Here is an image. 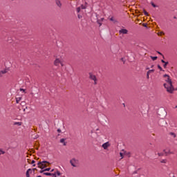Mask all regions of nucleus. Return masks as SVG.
I'll list each match as a JSON object with an SVG mask.
<instances>
[{
  "mask_svg": "<svg viewBox=\"0 0 177 177\" xmlns=\"http://www.w3.org/2000/svg\"><path fill=\"white\" fill-rule=\"evenodd\" d=\"M163 77L165 78V81L167 82L163 84V86L167 90V92H168V93H174L175 91V88H174V85H172V80H171V77L165 74L163 75Z\"/></svg>",
  "mask_w": 177,
  "mask_h": 177,
  "instance_id": "nucleus-1",
  "label": "nucleus"
},
{
  "mask_svg": "<svg viewBox=\"0 0 177 177\" xmlns=\"http://www.w3.org/2000/svg\"><path fill=\"white\" fill-rule=\"evenodd\" d=\"M64 55L63 53L57 55L55 56V60L54 61L55 66H59L60 64L62 67H63V66H64Z\"/></svg>",
  "mask_w": 177,
  "mask_h": 177,
  "instance_id": "nucleus-2",
  "label": "nucleus"
},
{
  "mask_svg": "<svg viewBox=\"0 0 177 177\" xmlns=\"http://www.w3.org/2000/svg\"><path fill=\"white\" fill-rule=\"evenodd\" d=\"M70 164L74 168H78V167H80V160H78V159H76L75 158H73L70 160Z\"/></svg>",
  "mask_w": 177,
  "mask_h": 177,
  "instance_id": "nucleus-3",
  "label": "nucleus"
},
{
  "mask_svg": "<svg viewBox=\"0 0 177 177\" xmlns=\"http://www.w3.org/2000/svg\"><path fill=\"white\" fill-rule=\"evenodd\" d=\"M49 162L48 161H39L37 165H38V167L41 168V169H44V168H46V167H48V165H49Z\"/></svg>",
  "mask_w": 177,
  "mask_h": 177,
  "instance_id": "nucleus-4",
  "label": "nucleus"
},
{
  "mask_svg": "<svg viewBox=\"0 0 177 177\" xmlns=\"http://www.w3.org/2000/svg\"><path fill=\"white\" fill-rule=\"evenodd\" d=\"M56 174L57 175V176H60V175H61L60 171H57L54 174H52V173H44V175H46V176L56 177Z\"/></svg>",
  "mask_w": 177,
  "mask_h": 177,
  "instance_id": "nucleus-5",
  "label": "nucleus"
},
{
  "mask_svg": "<svg viewBox=\"0 0 177 177\" xmlns=\"http://www.w3.org/2000/svg\"><path fill=\"white\" fill-rule=\"evenodd\" d=\"M89 78L90 80L94 81V85H96V84H97V79L96 78L95 75L92 73H89Z\"/></svg>",
  "mask_w": 177,
  "mask_h": 177,
  "instance_id": "nucleus-6",
  "label": "nucleus"
},
{
  "mask_svg": "<svg viewBox=\"0 0 177 177\" xmlns=\"http://www.w3.org/2000/svg\"><path fill=\"white\" fill-rule=\"evenodd\" d=\"M104 150H107V148L110 147V142H106L102 145Z\"/></svg>",
  "mask_w": 177,
  "mask_h": 177,
  "instance_id": "nucleus-7",
  "label": "nucleus"
},
{
  "mask_svg": "<svg viewBox=\"0 0 177 177\" xmlns=\"http://www.w3.org/2000/svg\"><path fill=\"white\" fill-rule=\"evenodd\" d=\"M119 34H120V35H121V34L127 35V34H128V30L122 28V29H120V30H119Z\"/></svg>",
  "mask_w": 177,
  "mask_h": 177,
  "instance_id": "nucleus-8",
  "label": "nucleus"
},
{
  "mask_svg": "<svg viewBox=\"0 0 177 177\" xmlns=\"http://www.w3.org/2000/svg\"><path fill=\"white\" fill-rule=\"evenodd\" d=\"M55 5H57V6H58L59 8H62V6H63V4L60 0H55Z\"/></svg>",
  "mask_w": 177,
  "mask_h": 177,
  "instance_id": "nucleus-9",
  "label": "nucleus"
},
{
  "mask_svg": "<svg viewBox=\"0 0 177 177\" xmlns=\"http://www.w3.org/2000/svg\"><path fill=\"white\" fill-rule=\"evenodd\" d=\"M151 73H154V69H151L147 73V78L149 80L150 78L149 75L151 74Z\"/></svg>",
  "mask_w": 177,
  "mask_h": 177,
  "instance_id": "nucleus-10",
  "label": "nucleus"
},
{
  "mask_svg": "<svg viewBox=\"0 0 177 177\" xmlns=\"http://www.w3.org/2000/svg\"><path fill=\"white\" fill-rule=\"evenodd\" d=\"M161 62L164 63L163 67L164 68H167V66H168V62L164 61V59H162Z\"/></svg>",
  "mask_w": 177,
  "mask_h": 177,
  "instance_id": "nucleus-11",
  "label": "nucleus"
},
{
  "mask_svg": "<svg viewBox=\"0 0 177 177\" xmlns=\"http://www.w3.org/2000/svg\"><path fill=\"white\" fill-rule=\"evenodd\" d=\"M165 154H166V156H168V154H171V151H169V149H165L164 151Z\"/></svg>",
  "mask_w": 177,
  "mask_h": 177,
  "instance_id": "nucleus-12",
  "label": "nucleus"
},
{
  "mask_svg": "<svg viewBox=\"0 0 177 177\" xmlns=\"http://www.w3.org/2000/svg\"><path fill=\"white\" fill-rule=\"evenodd\" d=\"M6 73H8V70H7V69L1 71H0V75L1 76L2 74H6Z\"/></svg>",
  "mask_w": 177,
  "mask_h": 177,
  "instance_id": "nucleus-13",
  "label": "nucleus"
},
{
  "mask_svg": "<svg viewBox=\"0 0 177 177\" xmlns=\"http://www.w3.org/2000/svg\"><path fill=\"white\" fill-rule=\"evenodd\" d=\"M20 100H21V97H16V103H20Z\"/></svg>",
  "mask_w": 177,
  "mask_h": 177,
  "instance_id": "nucleus-14",
  "label": "nucleus"
},
{
  "mask_svg": "<svg viewBox=\"0 0 177 177\" xmlns=\"http://www.w3.org/2000/svg\"><path fill=\"white\" fill-rule=\"evenodd\" d=\"M65 140H66V139H64V138H62L60 140V143H63L64 146H66V145Z\"/></svg>",
  "mask_w": 177,
  "mask_h": 177,
  "instance_id": "nucleus-15",
  "label": "nucleus"
},
{
  "mask_svg": "<svg viewBox=\"0 0 177 177\" xmlns=\"http://www.w3.org/2000/svg\"><path fill=\"white\" fill-rule=\"evenodd\" d=\"M21 124L22 123L21 122H14V125H18V127H21Z\"/></svg>",
  "mask_w": 177,
  "mask_h": 177,
  "instance_id": "nucleus-16",
  "label": "nucleus"
},
{
  "mask_svg": "<svg viewBox=\"0 0 177 177\" xmlns=\"http://www.w3.org/2000/svg\"><path fill=\"white\" fill-rule=\"evenodd\" d=\"M30 171H31V169H29L27 170V171H26V177H30V174H29Z\"/></svg>",
  "mask_w": 177,
  "mask_h": 177,
  "instance_id": "nucleus-17",
  "label": "nucleus"
},
{
  "mask_svg": "<svg viewBox=\"0 0 177 177\" xmlns=\"http://www.w3.org/2000/svg\"><path fill=\"white\" fill-rule=\"evenodd\" d=\"M169 135H171V136H173V138H176V134H175V133H169Z\"/></svg>",
  "mask_w": 177,
  "mask_h": 177,
  "instance_id": "nucleus-18",
  "label": "nucleus"
},
{
  "mask_svg": "<svg viewBox=\"0 0 177 177\" xmlns=\"http://www.w3.org/2000/svg\"><path fill=\"white\" fill-rule=\"evenodd\" d=\"M143 12H144V15H145V16H149V12L147 11L144 10Z\"/></svg>",
  "mask_w": 177,
  "mask_h": 177,
  "instance_id": "nucleus-19",
  "label": "nucleus"
},
{
  "mask_svg": "<svg viewBox=\"0 0 177 177\" xmlns=\"http://www.w3.org/2000/svg\"><path fill=\"white\" fill-rule=\"evenodd\" d=\"M120 156L121 158H124V152H120Z\"/></svg>",
  "mask_w": 177,
  "mask_h": 177,
  "instance_id": "nucleus-20",
  "label": "nucleus"
},
{
  "mask_svg": "<svg viewBox=\"0 0 177 177\" xmlns=\"http://www.w3.org/2000/svg\"><path fill=\"white\" fill-rule=\"evenodd\" d=\"M165 33L164 32H158V35H164Z\"/></svg>",
  "mask_w": 177,
  "mask_h": 177,
  "instance_id": "nucleus-21",
  "label": "nucleus"
},
{
  "mask_svg": "<svg viewBox=\"0 0 177 177\" xmlns=\"http://www.w3.org/2000/svg\"><path fill=\"white\" fill-rule=\"evenodd\" d=\"M151 5L153 6V8H157V6L153 2L151 3Z\"/></svg>",
  "mask_w": 177,
  "mask_h": 177,
  "instance_id": "nucleus-22",
  "label": "nucleus"
},
{
  "mask_svg": "<svg viewBox=\"0 0 177 177\" xmlns=\"http://www.w3.org/2000/svg\"><path fill=\"white\" fill-rule=\"evenodd\" d=\"M151 59H152V60L155 61L157 59V57L151 56Z\"/></svg>",
  "mask_w": 177,
  "mask_h": 177,
  "instance_id": "nucleus-23",
  "label": "nucleus"
},
{
  "mask_svg": "<svg viewBox=\"0 0 177 177\" xmlns=\"http://www.w3.org/2000/svg\"><path fill=\"white\" fill-rule=\"evenodd\" d=\"M158 68H159V70H160V71H162V68L161 67V66L158 65Z\"/></svg>",
  "mask_w": 177,
  "mask_h": 177,
  "instance_id": "nucleus-24",
  "label": "nucleus"
},
{
  "mask_svg": "<svg viewBox=\"0 0 177 177\" xmlns=\"http://www.w3.org/2000/svg\"><path fill=\"white\" fill-rule=\"evenodd\" d=\"M1 154H5V151H2V149H0V156Z\"/></svg>",
  "mask_w": 177,
  "mask_h": 177,
  "instance_id": "nucleus-25",
  "label": "nucleus"
},
{
  "mask_svg": "<svg viewBox=\"0 0 177 177\" xmlns=\"http://www.w3.org/2000/svg\"><path fill=\"white\" fill-rule=\"evenodd\" d=\"M161 162L163 163V164H165V162H167V160L163 159V160H161Z\"/></svg>",
  "mask_w": 177,
  "mask_h": 177,
  "instance_id": "nucleus-26",
  "label": "nucleus"
},
{
  "mask_svg": "<svg viewBox=\"0 0 177 177\" xmlns=\"http://www.w3.org/2000/svg\"><path fill=\"white\" fill-rule=\"evenodd\" d=\"M158 155L159 157H161L162 156H164V153H158Z\"/></svg>",
  "mask_w": 177,
  "mask_h": 177,
  "instance_id": "nucleus-27",
  "label": "nucleus"
},
{
  "mask_svg": "<svg viewBox=\"0 0 177 177\" xmlns=\"http://www.w3.org/2000/svg\"><path fill=\"white\" fill-rule=\"evenodd\" d=\"M19 91H20V92H24V93L26 92V90H25V89H23V88H20Z\"/></svg>",
  "mask_w": 177,
  "mask_h": 177,
  "instance_id": "nucleus-28",
  "label": "nucleus"
},
{
  "mask_svg": "<svg viewBox=\"0 0 177 177\" xmlns=\"http://www.w3.org/2000/svg\"><path fill=\"white\" fill-rule=\"evenodd\" d=\"M44 172H46V171H50V168H46L45 169H44Z\"/></svg>",
  "mask_w": 177,
  "mask_h": 177,
  "instance_id": "nucleus-29",
  "label": "nucleus"
},
{
  "mask_svg": "<svg viewBox=\"0 0 177 177\" xmlns=\"http://www.w3.org/2000/svg\"><path fill=\"white\" fill-rule=\"evenodd\" d=\"M110 20H111V21H114V18L111 17V18H110Z\"/></svg>",
  "mask_w": 177,
  "mask_h": 177,
  "instance_id": "nucleus-30",
  "label": "nucleus"
},
{
  "mask_svg": "<svg viewBox=\"0 0 177 177\" xmlns=\"http://www.w3.org/2000/svg\"><path fill=\"white\" fill-rule=\"evenodd\" d=\"M57 132H58L59 133H60V132H62V130H61L60 129H57Z\"/></svg>",
  "mask_w": 177,
  "mask_h": 177,
  "instance_id": "nucleus-31",
  "label": "nucleus"
},
{
  "mask_svg": "<svg viewBox=\"0 0 177 177\" xmlns=\"http://www.w3.org/2000/svg\"><path fill=\"white\" fill-rule=\"evenodd\" d=\"M44 172H45V171H44V170L40 171V174H44Z\"/></svg>",
  "mask_w": 177,
  "mask_h": 177,
  "instance_id": "nucleus-32",
  "label": "nucleus"
},
{
  "mask_svg": "<svg viewBox=\"0 0 177 177\" xmlns=\"http://www.w3.org/2000/svg\"><path fill=\"white\" fill-rule=\"evenodd\" d=\"M31 164H35V160H32Z\"/></svg>",
  "mask_w": 177,
  "mask_h": 177,
  "instance_id": "nucleus-33",
  "label": "nucleus"
},
{
  "mask_svg": "<svg viewBox=\"0 0 177 177\" xmlns=\"http://www.w3.org/2000/svg\"><path fill=\"white\" fill-rule=\"evenodd\" d=\"M158 53L159 54V55H162L161 53H160V52H158Z\"/></svg>",
  "mask_w": 177,
  "mask_h": 177,
  "instance_id": "nucleus-34",
  "label": "nucleus"
},
{
  "mask_svg": "<svg viewBox=\"0 0 177 177\" xmlns=\"http://www.w3.org/2000/svg\"><path fill=\"white\" fill-rule=\"evenodd\" d=\"M80 8H77V12H80Z\"/></svg>",
  "mask_w": 177,
  "mask_h": 177,
  "instance_id": "nucleus-35",
  "label": "nucleus"
},
{
  "mask_svg": "<svg viewBox=\"0 0 177 177\" xmlns=\"http://www.w3.org/2000/svg\"><path fill=\"white\" fill-rule=\"evenodd\" d=\"M98 24H99L100 26H102V24H101V23H98Z\"/></svg>",
  "mask_w": 177,
  "mask_h": 177,
  "instance_id": "nucleus-36",
  "label": "nucleus"
},
{
  "mask_svg": "<svg viewBox=\"0 0 177 177\" xmlns=\"http://www.w3.org/2000/svg\"><path fill=\"white\" fill-rule=\"evenodd\" d=\"M33 167H35V164L33 165Z\"/></svg>",
  "mask_w": 177,
  "mask_h": 177,
  "instance_id": "nucleus-37",
  "label": "nucleus"
},
{
  "mask_svg": "<svg viewBox=\"0 0 177 177\" xmlns=\"http://www.w3.org/2000/svg\"><path fill=\"white\" fill-rule=\"evenodd\" d=\"M51 172H53V169L51 170Z\"/></svg>",
  "mask_w": 177,
  "mask_h": 177,
  "instance_id": "nucleus-38",
  "label": "nucleus"
},
{
  "mask_svg": "<svg viewBox=\"0 0 177 177\" xmlns=\"http://www.w3.org/2000/svg\"><path fill=\"white\" fill-rule=\"evenodd\" d=\"M37 177H41V176H38Z\"/></svg>",
  "mask_w": 177,
  "mask_h": 177,
  "instance_id": "nucleus-39",
  "label": "nucleus"
},
{
  "mask_svg": "<svg viewBox=\"0 0 177 177\" xmlns=\"http://www.w3.org/2000/svg\"><path fill=\"white\" fill-rule=\"evenodd\" d=\"M176 109H177V105L176 106Z\"/></svg>",
  "mask_w": 177,
  "mask_h": 177,
  "instance_id": "nucleus-40",
  "label": "nucleus"
}]
</instances>
